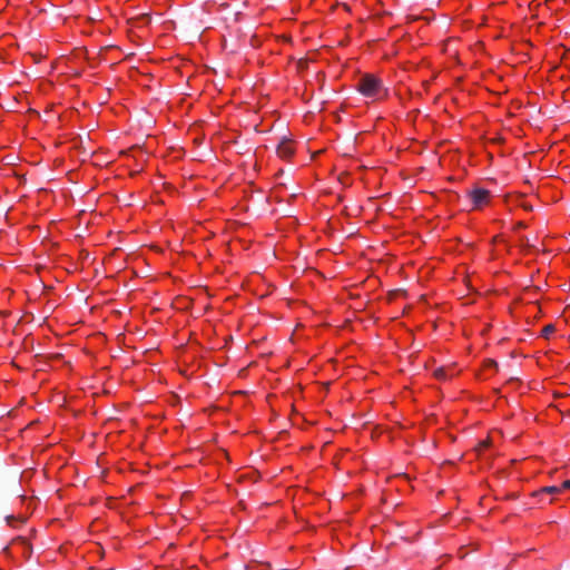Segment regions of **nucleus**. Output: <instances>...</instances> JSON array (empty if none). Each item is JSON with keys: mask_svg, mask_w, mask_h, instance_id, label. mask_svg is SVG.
I'll return each instance as SVG.
<instances>
[{"mask_svg": "<svg viewBox=\"0 0 570 570\" xmlns=\"http://www.w3.org/2000/svg\"><path fill=\"white\" fill-rule=\"evenodd\" d=\"M357 89L363 96L370 98H377L383 91L381 80L370 73L361 77L357 83Z\"/></svg>", "mask_w": 570, "mask_h": 570, "instance_id": "nucleus-1", "label": "nucleus"}, {"mask_svg": "<svg viewBox=\"0 0 570 570\" xmlns=\"http://www.w3.org/2000/svg\"><path fill=\"white\" fill-rule=\"evenodd\" d=\"M469 195L473 203V208H480L488 203L490 193L484 188H475Z\"/></svg>", "mask_w": 570, "mask_h": 570, "instance_id": "nucleus-2", "label": "nucleus"}, {"mask_svg": "<svg viewBox=\"0 0 570 570\" xmlns=\"http://www.w3.org/2000/svg\"><path fill=\"white\" fill-rule=\"evenodd\" d=\"M294 154L292 141L283 138L277 146V155L282 158H289Z\"/></svg>", "mask_w": 570, "mask_h": 570, "instance_id": "nucleus-3", "label": "nucleus"}, {"mask_svg": "<svg viewBox=\"0 0 570 570\" xmlns=\"http://www.w3.org/2000/svg\"><path fill=\"white\" fill-rule=\"evenodd\" d=\"M561 492V488L551 485V487H544L542 488L539 493H547V494H558Z\"/></svg>", "mask_w": 570, "mask_h": 570, "instance_id": "nucleus-4", "label": "nucleus"}, {"mask_svg": "<svg viewBox=\"0 0 570 570\" xmlns=\"http://www.w3.org/2000/svg\"><path fill=\"white\" fill-rule=\"evenodd\" d=\"M556 331V327L553 324H548L542 328L541 335L546 338H548L551 334H553Z\"/></svg>", "mask_w": 570, "mask_h": 570, "instance_id": "nucleus-5", "label": "nucleus"}, {"mask_svg": "<svg viewBox=\"0 0 570 570\" xmlns=\"http://www.w3.org/2000/svg\"><path fill=\"white\" fill-rule=\"evenodd\" d=\"M434 375L438 377V379H444L445 377V371L440 367L438 368L435 372H434Z\"/></svg>", "mask_w": 570, "mask_h": 570, "instance_id": "nucleus-6", "label": "nucleus"}, {"mask_svg": "<svg viewBox=\"0 0 570 570\" xmlns=\"http://www.w3.org/2000/svg\"><path fill=\"white\" fill-rule=\"evenodd\" d=\"M489 444H490V441H489V440H484V441L480 442V444H479V449H478V450H479V451H480V450H483V449L488 448V446H489Z\"/></svg>", "mask_w": 570, "mask_h": 570, "instance_id": "nucleus-7", "label": "nucleus"}, {"mask_svg": "<svg viewBox=\"0 0 570 570\" xmlns=\"http://www.w3.org/2000/svg\"><path fill=\"white\" fill-rule=\"evenodd\" d=\"M560 488H561V491L563 489L570 490V480L564 481Z\"/></svg>", "mask_w": 570, "mask_h": 570, "instance_id": "nucleus-8", "label": "nucleus"}, {"mask_svg": "<svg viewBox=\"0 0 570 570\" xmlns=\"http://www.w3.org/2000/svg\"><path fill=\"white\" fill-rule=\"evenodd\" d=\"M488 365H489V366L497 367V366H498V363H497L495 361H493V360H489V361H488Z\"/></svg>", "mask_w": 570, "mask_h": 570, "instance_id": "nucleus-9", "label": "nucleus"}, {"mask_svg": "<svg viewBox=\"0 0 570 570\" xmlns=\"http://www.w3.org/2000/svg\"><path fill=\"white\" fill-rule=\"evenodd\" d=\"M524 246H531L529 238L524 240Z\"/></svg>", "mask_w": 570, "mask_h": 570, "instance_id": "nucleus-10", "label": "nucleus"}, {"mask_svg": "<svg viewBox=\"0 0 570 570\" xmlns=\"http://www.w3.org/2000/svg\"><path fill=\"white\" fill-rule=\"evenodd\" d=\"M517 226H518V227H524L523 223H521V222H520V223H518V225H517Z\"/></svg>", "mask_w": 570, "mask_h": 570, "instance_id": "nucleus-11", "label": "nucleus"}]
</instances>
